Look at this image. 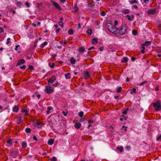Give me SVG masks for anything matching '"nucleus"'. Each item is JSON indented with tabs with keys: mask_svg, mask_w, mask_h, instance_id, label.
<instances>
[{
	"mask_svg": "<svg viewBox=\"0 0 161 161\" xmlns=\"http://www.w3.org/2000/svg\"><path fill=\"white\" fill-rule=\"evenodd\" d=\"M94 48H95V47L94 46H92L91 47L89 48H88V50H91L92 49H94Z\"/></svg>",
	"mask_w": 161,
	"mask_h": 161,
	"instance_id": "obj_64",
	"label": "nucleus"
},
{
	"mask_svg": "<svg viewBox=\"0 0 161 161\" xmlns=\"http://www.w3.org/2000/svg\"><path fill=\"white\" fill-rule=\"evenodd\" d=\"M156 11V8L150 9L148 11L147 14L148 15H153L155 13Z\"/></svg>",
	"mask_w": 161,
	"mask_h": 161,
	"instance_id": "obj_7",
	"label": "nucleus"
},
{
	"mask_svg": "<svg viewBox=\"0 0 161 161\" xmlns=\"http://www.w3.org/2000/svg\"><path fill=\"white\" fill-rule=\"evenodd\" d=\"M121 117H122L120 118V120L121 121H123L124 119L125 120H126L127 118V117H126L124 115H123L122 116H121Z\"/></svg>",
	"mask_w": 161,
	"mask_h": 161,
	"instance_id": "obj_24",
	"label": "nucleus"
},
{
	"mask_svg": "<svg viewBox=\"0 0 161 161\" xmlns=\"http://www.w3.org/2000/svg\"><path fill=\"white\" fill-rule=\"evenodd\" d=\"M132 7L134 8H135L136 9H137L138 8V6H136V5H133L132 6Z\"/></svg>",
	"mask_w": 161,
	"mask_h": 161,
	"instance_id": "obj_60",
	"label": "nucleus"
},
{
	"mask_svg": "<svg viewBox=\"0 0 161 161\" xmlns=\"http://www.w3.org/2000/svg\"><path fill=\"white\" fill-rule=\"evenodd\" d=\"M88 5L90 7H93L95 5V3H94V2L93 1L92 2H91L90 3H88Z\"/></svg>",
	"mask_w": 161,
	"mask_h": 161,
	"instance_id": "obj_18",
	"label": "nucleus"
},
{
	"mask_svg": "<svg viewBox=\"0 0 161 161\" xmlns=\"http://www.w3.org/2000/svg\"><path fill=\"white\" fill-rule=\"evenodd\" d=\"M10 38H8L7 39V41L6 43V44H8L10 42Z\"/></svg>",
	"mask_w": 161,
	"mask_h": 161,
	"instance_id": "obj_50",
	"label": "nucleus"
},
{
	"mask_svg": "<svg viewBox=\"0 0 161 161\" xmlns=\"http://www.w3.org/2000/svg\"><path fill=\"white\" fill-rule=\"evenodd\" d=\"M47 44V42H44L40 46V47L43 48Z\"/></svg>",
	"mask_w": 161,
	"mask_h": 161,
	"instance_id": "obj_29",
	"label": "nucleus"
},
{
	"mask_svg": "<svg viewBox=\"0 0 161 161\" xmlns=\"http://www.w3.org/2000/svg\"><path fill=\"white\" fill-rule=\"evenodd\" d=\"M81 126V125L79 122L75 123L74 125L75 127L77 129H78L80 128Z\"/></svg>",
	"mask_w": 161,
	"mask_h": 161,
	"instance_id": "obj_12",
	"label": "nucleus"
},
{
	"mask_svg": "<svg viewBox=\"0 0 161 161\" xmlns=\"http://www.w3.org/2000/svg\"><path fill=\"white\" fill-rule=\"evenodd\" d=\"M4 31L3 28L2 27H0V33H2Z\"/></svg>",
	"mask_w": 161,
	"mask_h": 161,
	"instance_id": "obj_58",
	"label": "nucleus"
},
{
	"mask_svg": "<svg viewBox=\"0 0 161 161\" xmlns=\"http://www.w3.org/2000/svg\"><path fill=\"white\" fill-rule=\"evenodd\" d=\"M85 120V119L84 118H80V122H83V121H84Z\"/></svg>",
	"mask_w": 161,
	"mask_h": 161,
	"instance_id": "obj_57",
	"label": "nucleus"
},
{
	"mask_svg": "<svg viewBox=\"0 0 161 161\" xmlns=\"http://www.w3.org/2000/svg\"><path fill=\"white\" fill-rule=\"evenodd\" d=\"M112 25L111 22L110 21H108L106 24L105 26L106 28L109 30V29L111 28Z\"/></svg>",
	"mask_w": 161,
	"mask_h": 161,
	"instance_id": "obj_9",
	"label": "nucleus"
},
{
	"mask_svg": "<svg viewBox=\"0 0 161 161\" xmlns=\"http://www.w3.org/2000/svg\"><path fill=\"white\" fill-rule=\"evenodd\" d=\"M25 132L27 133H30L31 131V130L30 128H27L25 129Z\"/></svg>",
	"mask_w": 161,
	"mask_h": 161,
	"instance_id": "obj_28",
	"label": "nucleus"
},
{
	"mask_svg": "<svg viewBox=\"0 0 161 161\" xmlns=\"http://www.w3.org/2000/svg\"><path fill=\"white\" fill-rule=\"evenodd\" d=\"M118 24V21H117V20H115L114 21V25H113L116 26V25Z\"/></svg>",
	"mask_w": 161,
	"mask_h": 161,
	"instance_id": "obj_54",
	"label": "nucleus"
},
{
	"mask_svg": "<svg viewBox=\"0 0 161 161\" xmlns=\"http://www.w3.org/2000/svg\"><path fill=\"white\" fill-rule=\"evenodd\" d=\"M45 91L47 94H50L53 92L54 90L52 88L51 85H48L46 86Z\"/></svg>",
	"mask_w": 161,
	"mask_h": 161,
	"instance_id": "obj_5",
	"label": "nucleus"
},
{
	"mask_svg": "<svg viewBox=\"0 0 161 161\" xmlns=\"http://www.w3.org/2000/svg\"><path fill=\"white\" fill-rule=\"evenodd\" d=\"M51 3L55 7V8L59 10H61V7L57 3L53 1H51Z\"/></svg>",
	"mask_w": 161,
	"mask_h": 161,
	"instance_id": "obj_6",
	"label": "nucleus"
},
{
	"mask_svg": "<svg viewBox=\"0 0 161 161\" xmlns=\"http://www.w3.org/2000/svg\"><path fill=\"white\" fill-rule=\"evenodd\" d=\"M108 31L115 34H119L118 28L116 27V26L113 25H112L110 28L109 29Z\"/></svg>",
	"mask_w": 161,
	"mask_h": 161,
	"instance_id": "obj_3",
	"label": "nucleus"
},
{
	"mask_svg": "<svg viewBox=\"0 0 161 161\" xmlns=\"http://www.w3.org/2000/svg\"><path fill=\"white\" fill-rule=\"evenodd\" d=\"M33 125L34 126L37 127L38 128H41L42 126L41 122H35L34 123Z\"/></svg>",
	"mask_w": 161,
	"mask_h": 161,
	"instance_id": "obj_8",
	"label": "nucleus"
},
{
	"mask_svg": "<svg viewBox=\"0 0 161 161\" xmlns=\"http://www.w3.org/2000/svg\"><path fill=\"white\" fill-rule=\"evenodd\" d=\"M85 50V48L82 47H80L79 48V50L80 52L83 53L84 52Z\"/></svg>",
	"mask_w": 161,
	"mask_h": 161,
	"instance_id": "obj_23",
	"label": "nucleus"
},
{
	"mask_svg": "<svg viewBox=\"0 0 161 161\" xmlns=\"http://www.w3.org/2000/svg\"><path fill=\"white\" fill-rule=\"evenodd\" d=\"M68 33L70 35H72L73 33V31L72 29H70L68 31Z\"/></svg>",
	"mask_w": 161,
	"mask_h": 161,
	"instance_id": "obj_34",
	"label": "nucleus"
},
{
	"mask_svg": "<svg viewBox=\"0 0 161 161\" xmlns=\"http://www.w3.org/2000/svg\"><path fill=\"white\" fill-rule=\"evenodd\" d=\"M130 147L129 146H126L125 147L126 150H127L128 151H130Z\"/></svg>",
	"mask_w": 161,
	"mask_h": 161,
	"instance_id": "obj_49",
	"label": "nucleus"
},
{
	"mask_svg": "<svg viewBox=\"0 0 161 161\" xmlns=\"http://www.w3.org/2000/svg\"><path fill=\"white\" fill-rule=\"evenodd\" d=\"M122 90V88L121 87H119L117 90V92L118 93H119L121 92Z\"/></svg>",
	"mask_w": 161,
	"mask_h": 161,
	"instance_id": "obj_39",
	"label": "nucleus"
},
{
	"mask_svg": "<svg viewBox=\"0 0 161 161\" xmlns=\"http://www.w3.org/2000/svg\"><path fill=\"white\" fill-rule=\"evenodd\" d=\"M143 2L146 4L148 3L149 2V0H143Z\"/></svg>",
	"mask_w": 161,
	"mask_h": 161,
	"instance_id": "obj_56",
	"label": "nucleus"
},
{
	"mask_svg": "<svg viewBox=\"0 0 161 161\" xmlns=\"http://www.w3.org/2000/svg\"><path fill=\"white\" fill-rule=\"evenodd\" d=\"M58 25L59 26H60L62 27H64V25H63L64 23H61V22H58Z\"/></svg>",
	"mask_w": 161,
	"mask_h": 161,
	"instance_id": "obj_46",
	"label": "nucleus"
},
{
	"mask_svg": "<svg viewBox=\"0 0 161 161\" xmlns=\"http://www.w3.org/2000/svg\"><path fill=\"white\" fill-rule=\"evenodd\" d=\"M84 112L83 111H81L79 113L78 115L80 117H82L83 116Z\"/></svg>",
	"mask_w": 161,
	"mask_h": 161,
	"instance_id": "obj_35",
	"label": "nucleus"
},
{
	"mask_svg": "<svg viewBox=\"0 0 161 161\" xmlns=\"http://www.w3.org/2000/svg\"><path fill=\"white\" fill-rule=\"evenodd\" d=\"M134 18V15H132L131 16H130V17L129 18H128V19L130 20L131 21Z\"/></svg>",
	"mask_w": 161,
	"mask_h": 161,
	"instance_id": "obj_32",
	"label": "nucleus"
},
{
	"mask_svg": "<svg viewBox=\"0 0 161 161\" xmlns=\"http://www.w3.org/2000/svg\"><path fill=\"white\" fill-rule=\"evenodd\" d=\"M20 68L21 69H23V70H24L25 69V68H26V66L25 65H23V66H20Z\"/></svg>",
	"mask_w": 161,
	"mask_h": 161,
	"instance_id": "obj_48",
	"label": "nucleus"
},
{
	"mask_svg": "<svg viewBox=\"0 0 161 161\" xmlns=\"http://www.w3.org/2000/svg\"><path fill=\"white\" fill-rule=\"evenodd\" d=\"M22 113H25V114H28V111H27L26 109H24L22 110Z\"/></svg>",
	"mask_w": 161,
	"mask_h": 161,
	"instance_id": "obj_44",
	"label": "nucleus"
},
{
	"mask_svg": "<svg viewBox=\"0 0 161 161\" xmlns=\"http://www.w3.org/2000/svg\"><path fill=\"white\" fill-rule=\"evenodd\" d=\"M48 65L49 66L51 67V68H53L54 67L55 64L54 63H53L51 64V63H49Z\"/></svg>",
	"mask_w": 161,
	"mask_h": 161,
	"instance_id": "obj_31",
	"label": "nucleus"
},
{
	"mask_svg": "<svg viewBox=\"0 0 161 161\" xmlns=\"http://www.w3.org/2000/svg\"><path fill=\"white\" fill-rule=\"evenodd\" d=\"M151 43V42L150 41H146L145 42L143 46H147L149 45Z\"/></svg>",
	"mask_w": 161,
	"mask_h": 161,
	"instance_id": "obj_19",
	"label": "nucleus"
},
{
	"mask_svg": "<svg viewBox=\"0 0 161 161\" xmlns=\"http://www.w3.org/2000/svg\"><path fill=\"white\" fill-rule=\"evenodd\" d=\"M22 147L24 148H25L27 146V144L25 142L23 141L22 142Z\"/></svg>",
	"mask_w": 161,
	"mask_h": 161,
	"instance_id": "obj_21",
	"label": "nucleus"
},
{
	"mask_svg": "<svg viewBox=\"0 0 161 161\" xmlns=\"http://www.w3.org/2000/svg\"><path fill=\"white\" fill-rule=\"evenodd\" d=\"M25 62V60L24 59H19L17 62V64L18 65H20L24 64Z\"/></svg>",
	"mask_w": 161,
	"mask_h": 161,
	"instance_id": "obj_10",
	"label": "nucleus"
},
{
	"mask_svg": "<svg viewBox=\"0 0 161 161\" xmlns=\"http://www.w3.org/2000/svg\"><path fill=\"white\" fill-rule=\"evenodd\" d=\"M92 29H89L86 31V33H87L89 35L92 34Z\"/></svg>",
	"mask_w": 161,
	"mask_h": 161,
	"instance_id": "obj_25",
	"label": "nucleus"
},
{
	"mask_svg": "<svg viewBox=\"0 0 161 161\" xmlns=\"http://www.w3.org/2000/svg\"><path fill=\"white\" fill-rule=\"evenodd\" d=\"M75 7V12L77 13L78 10V8L77 7V4H75L74 5Z\"/></svg>",
	"mask_w": 161,
	"mask_h": 161,
	"instance_id": "obj_30",
	"label": "nucleus"
},
{
	"mask_svg": "<svg viewBox=\"0 0 161 161\" xmlns=\"http://www.w3.org/2000/svg\"><path fill=\"white\" fill-rule=\"evenodd\" d=\"M19 110V108L16 105L14 106L13 108V110L14 112H17Z\"/></svg>",
	"mask_w": 161,
	"mask_h": 161,
	"instance_id": "obj_16",
	"label": "nucleus"
},
{
	"mask_svg": "<svg viewBox=\"0 0 161 161\" xmlns=\"http://www.w3.org/2000/svg\"><path fill=\"white\" fill-rule=\"evenodd\" d=\"M93 122V120H91L90 119H89L88 120V123L89 124H91Z\"/></svg>",
	"mask_w": 161,
	"mask_h": 161,
	"instance_id": "obj_52",
	"label": "nucleus"
},
{
	"mask_svg": "<svg viewBox=\"0 0 161 161\" xmlns=\"http://www.w3.org/2000/svg\"><path fill=\"white\" fill-rule=\"evenodd\" d=\"M153 106L156 110L158 111L161 109V105L160 101H158L153 103Z\"/></svg>",
	"mask_w": 161,
	"mask_h": 161,
	"instance_id": "obj_4",
	"label": "nucleus"
},
{
	"mask_svg": "<svg viewBox=\"0 0 161 161\" xmlns=\"http://www.w3.org/2000/svg\"><path fill=\"white\" fill-rule=\"evenodd\" d=\"M95 42L97 43V40L95 38H93L92 39V43L93 44H94Z\"/></svg>",
	"mask_w": 161,
	"mask_h": 161,
	"instance_id": "obj_38",
	"label": "nucleus"
},
{
	"mask_svg": "<svg viewBox=\"0 0 161 161\" xmlns=\"http://www.w3.org/2000/svg\"><path fill=\"white\" fill-rule=\"evenodd\" d=\"M55 77L53 75L48 80V85H52L54 87H57L59 85L58 82L57 81H56Z\"/></svg>",
	"mask_w": 161,
	"mask_h": 161,
	"instance_id": "obj_1",
	"label": "nucleus"
},
{
	"mask_svg": "<svg viewBox=\"0 0 161 161\" xmlns=\"http://www.w3.org/2000/svg\"><path fill=\"white\" fill-rule=\"evenodd\" d=\"M65 76L66 79H69L71 77L69 73H68L67 74H65Z\"/></svg>",
	"mask_w": 161,
	"mask_h": 161,
	"instance_id": "obj_27",
	"label": "nucleus"
},
{
	"mask_svg": "<svg viewBox=\"0 0 161 161\" xmlns=\"http://www.w3.org/2000/svg\"><path fill=\"white\" fill-rule=\"evenodd\" d=\"M36 5L37 7V8H39L42 5V3H36Z\"/></svg>",
	"mask_w": 161,
	"mask_h": 161,
	"instance_id": "obj_40",
	"label": "nucleus"
},
{
	"mask_svg": "<svg viewBox=\"0 0 161 161\" xmlns=\"http://www.w3.org/2000/svg\"><path fill=\"white\" fill-rule=\"evenodd\" d=\"M54 140L53 139H49L47 142V144L49 145H52L54 143Z\"/></svg>",
	"mask_w": 161,
	"mask_h": 161,
	"instance_id": "obj_13",
	"label": "nucleus"
},
{
	"mask_svg": "<svg viewBox=\"0 0 161 161\" xmlns=\"http://www.w3.org/2000/svg\"><path fill=\"white\" fill-rule=\"evenodd\" d=\"M28 68L31 70H33L34 69L33 67L31 65H29Z\"/></svg>",
	"mask_w": 161,
	"mask_h": 161,
	"instance_id": "obj_42",
	"label": "nucleus"
},
{
	"mask_svg": "<svg viewBox=\"0 0 161 161\" xmlns=\"http://www.w3.org/2000/svg\"><path fill=\"white\" fill-rule=\"evenodd\" d=\"M62 114H63L64 116H66L67 115V113H65L64 111H63L62 112Z\"/></svg>",
	"mask_w": 161,
	"mask_h": 161,
	"instance_id": "obj_53",
	"label": "nucleus"
},
{
	"mask_svg": "<svg viewBox=\"0 0 161 161\" xmlns=\"http://www.w3.org/2000/svg\"><path fill=\"white\" fill-rule=\"evenodd\" d=\"M20 47V45H17V46H15V50H17V48H18V47Z\"/></svg>",
	"mask_w": 161,
	"mask_h": 161,
	"instance_id": "obj_59",
	"label": "nucleus"
},
{
	"mask_svg": "<svg viewBox=\"0 0 161 161\" xmlns=\"http://www.w3.org/2000/svg\"><path fill=\"white\" fill-rule=\"evenodd\" d=\"M17 6L19 7H21L22 5V4L21 3V2L18 1L17 3Z\"/></svg>",
	"mask_w": 161,
	"mask_h": 161,
	"instance_id": "obj_41",
	"label": "nucleus"
},
{
	"mask_svg": "<svg viewBox=\"0 0 161 161\" xmlns=\"http://www.w3.org/2000/svg\"><path fill=\"white\" fill-rule=\"evenodd\" d=\"M33 139L35 141H37V139L36 136H33Z\"/></svg>",
	"mask_w": 161,
	"mask_h": 161,
	"instance_id": "obj_62",
	"label": "nucleus"
},
{
	"mask_svg": "<svg viewBox=\"0 0 161 161\" xmlns=\"http://www.w3.org/2000/svg\"><path fill=\"white\" fill-rule=\"evenodd\" d=\"M128 61V58L126 57H124L121 60L122 63H126Z\"/></svg>",
	"mask_w": 161,
	"mask_h": 161,
	"instance_id": "obj_17",
	"label": "nucleus"
},
{
	"mask_svg": "<svg viewBox=\"0 0 161 161\" xmlns=\"http://www.w3.org/2000/svg\"><path fill=\"white\" fill-rule=\"evenodd\" d=\"M106 14L105 13V12L103 11L100 14L101 15L103 16H105V15Z\"/></svg>",
	"mask_w": 161,
	"mask_h": 161,
	"instance_id": "obj_47",
	"label": "nucleus"
},
{
	"mask_svg": "<svg viewBox=\"0 0 161 161\" xmlns=\"http://www.w3.org/2000/svg\"><path fill=\"white\" fill-rule=\"evenodd\" d=\"M127 127L126 126H122V129L123 130H124L125 131H126L127 130Z\"/></svg>",
	"mask_w": 161,
	"mask_h": 161,
	"instance_id": "obj_43",
	"label": "nucleus"
},
{
	"mask_svg": "<svg viewBox=\"0 0 161 161\" xmlns=\"http://www.w3.org/2000/svg\"><path fill=\"white\" fill-rule=\"evenodd\" d=\"M122 13L124 14H127L130 13V11L128 9H123L122 11Z\"/></svg>",
	"mask_w": 161,
	"mask_h": 161,
	"instance_id": "obj_14",
	"label": "nucleus"
},
{
	"mask_svg": "<svg viewBox=\"0 0 161 161\" xmlns=\"http://www.w3.org/2000/svg\"><path fill=\"white\" fill-rule=\"evenodd\" d=\"M25 4L27 7L29 8L30 7V4L28 2H26Z\"/></svg>",
	"mask_w": 161,
	"mask_h": 161,
	"instance_id": "obj_55",
	"label": "nucleus"
},
{
	"mask_svg": "<svg viewBox=\"0 0 161 161\" xmlns=\"http://www.w3.org/2000/svg\"><path fill=\"white\" fill-rule=\"evenodd\" d=\"M57 158L55 157H53L50 159L51 161H57Z\"/></svg>",
	"mask_w": 161,
	"mask_h": 161,
	"instance_id": "obj_37",
	"label": "nucleus"
},
{
	"mask_svg": "<svg viewBox=\"0 0 161 161\" xmlns=\"http://www.w3.org/2000/svg\"><path fill=\"white\" fill-rule=\"evenodd\" d=\"M132 33L133 35L136 36L137 34V32L136 30H133L132 31Z\"/></svg>",
	"mask_w": 161,
	"mask_h": 161,
	"instance_id": "obj_36",
	"label": "nucleus"
},
{
	"mask_svg": "<svg viewBox=\"0 0 161 161\" xmlns=\"http://www.w3.org/2000/svg\"><path fill=\"white\" fill-rule=\"evenodd\" d=\"M129 2L131 4L138 3V1L136 0H132L131 1H129Z\"/></svg>",
	"mask_w": 161,
	"mask_h": 161,
	"instance_id": "obj_26",
	"label": "nucleus"
},
{
	"mask_svg": "<svg viewBox=\"0 0 161 161\" xmlns=\"http://www.w3.org/2000/svg\"><path fill=\"white\" fill-rule=\"evenodd\" d=\"M53 109L52 107H49L47 108V114H49L50 113V110Z\"/></svg>",
	"mask_w": 161,
	"mask_h": 161,
	"instance_id": "obj_20",
	"label": "nucleus"
},
{
	"mask_svg": "<svg viewBox=\"0 0 161 161\" xmlns=\"http://www.w3.org/2000/svg\"><path fill=\"white\" fill-rule=\"evenodd\" d=\"M158 141H161V135L159 136L156 139Z\"/></svg>",
	"mask_w": 161,
	"mask_h": 161,
	"instance_id": "obj_45",
	"label": "nucleus"
},
{
	"mask_svg": "<svg viewBox=\"0 0 161 161\" xmlns=\"http://www.w3.org/2000/svg\"><path fill=\"white\" fill-rule=\"evenodd\" d=\"M99 49L100 51H103V47H99Z\"/></svg>",
	"mask_w": 161,
	"mask_h": 161,
	"instance_id": "obj_63",
	"label": "nucleus"
},
{
	"mask_svg": "<svg viewBox=\"0 0 161 161\" xmlns=\"http://www.w3.org/2000/svg\"><path fill=\"white\" fill-rule=\"evenodd\" d=\"M131 60L132 61H134L136 59V58H135L134 57H132L131 58Z\"/></svg>",
	"mask_w": 161,
	"mask_h": 161,
	"instance_id": "obj_61",
	"label": "nucleus"
},
{
	"mask_svg": "<svg viewBox=\"0 0 161 161\" xmlns=\"http://www.w3.org/2000/svg\"><path fill=\"white\" fill-rule=\"evenodd\" d=\"M84 77L85 80H86L87 79H88L90 76V75L89 73V72L87 71H86L84 73Z\"/></svg>",
	"mask_w": 161,
	"mask_h": 161,
	"instance_id": "obj_11",
	"label": "nucleus"
},
{
	"mask_svg": "<svg viewBox=\"0 0 161 161\" xmlns=\"http://www.w3.org/2000/svg\"><path fill=\"white\" fill-rule=\"evenodd\" d=\"M70 62L72 64H74L75 63L76 59L73 57H72L71 58Z\"/></svg>",
	"mask_w": 161,
	"mask_h": 161,
	"instance_id": "obj_15",
	"label": "nucleus"
},
{
	"mask_svg": "<svg viewBox=\"0 0 161 161\" xmlns=\"http://www.w3.org/2000/svg\"><path fill=\"white\" fill-rule=\"evenodd\" d=\"M147 83V81H143L142 82V83H141L139 84H138L137 85H139L140 86H142L144 84Z\"/></svg>",
	"mask_w": 161,
	"mask_h": 161,
	"instance_id": "obj_33",
	"label": "nucleus"
},
{
	"mask_svg": "<svg viewBox=\"0 0 161 161\" xmlns=\"http://www.w3.org/2000/svg\"><path fill=\"white\" fill-rule=\"evenodd\" d=\"M116 149L119 151L121 152H122L123 151V148L122 146H121L120 147H116Z\"/></svg>",
	"mask_w": 161,
	"mask_h": 161,
	"instance_id": "obj_22",
	"label": "nucleus"
},
{
	"mask_svg": "<svg viewBox=\"0 0 161 161\" xmlns=\"http://www.w3.org/2000/svg\"><path fill=\"white\" fill-rule=\"evenodd\" d=\"M127 29V26L125 24L122 25L118 28L119 34H120L122 35H124Z\"/></svg>",
	"mask_w": 161,
	"mask_h": 161,
	"instance_id": "obj_2",
	"label": "nucleus"
},
{
	"mask_svg": "<svg viewBox=\"0 0 161 161\" xmlns=\"http://www.w3.org/2000/svg\"><path fill=\"white\" fill-rule=\"evenodd\" d=\"M12 140L11 139H9L8 140L7 143L8 144H11L12 143Z\"/></svg>",
	"mask_w": 161,
	"mask_h": 161,
	"instance_id": "obj_51",
	"label": "nucleus"
}]
</instances>
